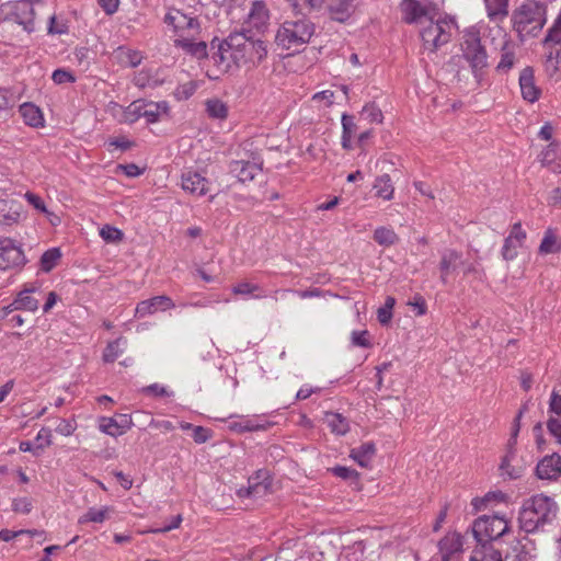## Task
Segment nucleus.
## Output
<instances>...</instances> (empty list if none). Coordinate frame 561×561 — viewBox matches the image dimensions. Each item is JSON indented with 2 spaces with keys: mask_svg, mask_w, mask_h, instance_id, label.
Returning <instances> with one entry per match:
<instances>
[{
  "mask_svg": "<svg viewBox=\"0 0 561 561\" xmlns=\"http://www.w3.org/2000/svg\"><path fill=\"white\" fill-rule=\"evenodd\" d=\"M543 47L547 50L546 55H545L546 69L548 71L554 72L558 69V58L561 53V43L560 44L551 43L550 45L543 44Z\"/></svg>",
  "mask_w": 561,
  "mask_h": 561,
  "instance_id": "nucleus-39",
  "label": "nucleus"
},
{
  "mask_svg": "<svg viewBox=\"0 0 561 561\" xmlns=\"http://www.w3.org/2000/svg\"><path fill=\"white\" fill-rule=\"evenodd\" d=\"M206 111L211 118L225 119L228 116L227 105L218 99L208 100Z\"/></svg>",
  "mask_w": 561,
  "mask_h": 561,
  "instance_id": "nucleus-42",
  "label": "nucleus"
},
{
  "mask_svg": "<svg viewBox=\"0 0 561 561\" xmlns=\"http://www.w3.org/2000/svg\"><path fill=\"white\" fill-rule=\"evenodd\" d=\"M173 300L165 295L156 296L147 300L140 301L136 307V317L144 318L148 314H152L158 310H168L174 308Z\"/></svg>",
  "mask_w": 561,
  "mask_h": 561,
  "instance_id": "nucleus-19",
  "label": "nucleus"
},
{
  "mask_svg": "<svg viewBox=\"0 0 561 561\" xmlns=\"http://www.w3.org/2000/svg\"><path fill=\"white\" fill-rule=\"evenodd\" d=\"M35 440L37 445H44V449L51 445V431L48 427H43L37 433Z\"/></svg>",
  "mask_w": 561,
  "mask_h": 561,
  "instance_id": "nucleus-59",
  "label": "nucleus"
},
{
  "mask_svg": "<svg viewBox=\"0 0 561 561\" xmlns=\"http://www.w3.org/2000/svg\"><path fill=\"white\" fill-rule=\"evenodd\" d=\"M549 433L561 444V421L550 417L547 422Z\"/></svg>",
  "mask_w": 561,
  "mask_h": 561,
  "instance_id": "nucleus-61",
  "label": "nucleus"
},
{
  "mask_svg": "<svg viewBox=\"0 0 561 561\" xmlns=\"http://www.w3.org/2000/svg\"><path fill=\"white\" fill-rule=\"evenodd\" d=\"M360 117L369 123H382V112L381 110L374 103L367 104L363 107Z\"/></svg>",
  "mask_w": 561,
  "mask_h": 561,
  "instance_id": "nucleus-46",
  "label": "nucleus"
},
{
  "mask_svg": "<svg viewBox=\"0 0 561 561\" xmlns=\"http://www.w3.org/2000/svg\"><path fill=\"white\" fill-rule=\"evenodd\" d=\"M100 236L106 242H119L123 240L124 237L123 232L119 229L112 227L110 225H105L101 228Z\"/></svg>",
  "mask_w": 561,
  "mask_h": 561,
  "instance_id": "nucleus-48",
  "label": "nucleus"
},
{
  "mask_svg": "<svg viewBox=\"0 0 561 561\" xmlns=\"http://www.w3.org/2000/svg\"><path fill=\"white\" fill-rule=\"evenodd\" d=\"M515 64V54L512 46L506 42L501 49V60L497 64V70L506 72Z\"/></svg>",
  "mask_w": 561,
  "mask_h": 561,
  "instance_id": "nucleus-43",
  "label": "nucleus"
},
{
  "mask_svg": "<svg viewBox=\"0 0 561 561\" xmlns=\"http://www.w3.org/2000/svg\"><path fill=\"white\" fill-rule=\"evenodd\" d=\"M142 392L152 397H170L173 394L172 391H169L164 386L159 383H152L142 388Z\"/></svg>",
  "mask_w": 561,
  "mask_h": 561,
  "instance_id": "nucleus-52",
  "label": "nucleus"
},
{
  "mask_svg": "<svg viewBox=\"0 0 561 561\" xmlns=\"http://www.w3.org/2000/svg\"><path fill=\"white\" fill-rule=\"evenodd\" d=\"M21 205L14 201L0 199V226L10 227L19 222Z\"/></svg>",
  "mask_w": 561,
  "mask_h": 561,
  "instance_id": "nucleus-22",
  "label": "nucleus"
},
{
  "mask_svg": "<svg viewBox=\"0 0 561 561\" xmlns=\"http://www.w3.org/2000/svg\"><path fill=\"white\" fill-rule=\"evenodd\" d=\"M68 32V27L65 23L57 22L55 15L49 19L48 25V34H66Z\"/></svg>",
  "mask_w": 561,
  "mask_h": 561,
  "instance_id": "nucleus-60",
  "label": "nucleus"
},
{
  "mask_svg": "<svg viewBox=\"0 0 561 561\" xmlns=\"http://www.w3.org/2000/svg\"><path fill=\"white\" fill-rule=\"evenodd\" d=\"M510 530L508 522L499 515H483L478 517L471 527L477 543H491L503 537Z\"/></svg>",
  "mask_w": 561,
  "mask_h": 561,
  "instance_id": "nucleus-6",
  "label": "nucleus"
},
{
  "mask_svg": "<svg viewBox=\"0 0 561 561\" xmlns=\"http://www.w3.org/2000/svg\"><path fill=\"white\" fill-rule=\"evenodd\" d=\"M181 185L184 191L197 196H204L209 191L208 180L193 170H187L182 173Z\"/></svg>",
  "mask_w": 561,
  "mask_h": 561,
  "instance_id": "nucleus-17",
  "label": "nucleus"
},
{
  "mask_svg": "<svg viewBox=\"0 0 561 561\" xmlns=\"http://www.w3.org/2000/svg\"><path fill=\"white\" fill-rule=\"evenodd\" d=\"M237 57V50L230 47L229 34L227 38L220 42L217 51L213 53L211 61L217 67L219 72L226 73L233 67L239 68Z\"/></svg>",
  "mask_w": 561,
  "mask_h": 561,
  "instance_id": "nucleus-13",
  "label": "nucleus"
},
{
  "mask_svg": "<svg viewBox=\"0 0 561 561\" xmlns=\"http://www.w3.org/2000/svg\"><path fill=\"white\" fill-rule=\"evenodd\" d=\"M352 344L364 348L371 347L370 335L367 330L353 331L351 335Z\"/></svg>",
  "mask_w": 561,
  "mask_h": 561,
  "instance_id": "nucleus-49",
  "label": "nucleus"
},
{
  "mask_svg": "<svg viewBox=\"0 0 561 561\" xmlns=\"http://www.w3.org/2000/svg\"><path fill=\"white\" fill-rule=\"evenodd\" d=\"M324 422L331 432L336 435H344L350 431L348 421L340 413H325Z\"/></svg>",
  "mask_w": 561,
  "mask_h": 561,
  "instance_id": "nucleus-33",
  "label": "nucleus"
},
{
  "mask_svg": "<svg viewBox=\"0 0 561 561\" xmlns=\"http://www.w3.org/2000/svg\"><path fill=\"white\" fill-rule=\"evenodd\" d=\"M196 37L197 36L181 35L174 38V45L198 59L204 58L207 56V45L203 41L197 42Z\"/></svg>",
  "mask_w": 561,
  "mask_h": 561,
  "instance_id": "nucleus-21",
  "label": "nucleus"
},
{
  "mask_svg": "<svg viewBox=\"0 0 561 561\" xmlns=\"http://www.w3.org/2000/svg\"><path fill=\"white\" fill-rule=\"evenodd\" d=\"M19 112L26 125L35 128L44 126L43 113L36 105L32 103H23L20 105Z\"/></svg>",
  "mask_w": 561,
  "mask_h": 561,
  "instance_id": "nucleus-30",
  "label": "nucleus"
},
{
  "mask_svg": "<svg viewBox=\"0 0 561 561\" xmlns=\"http://www.w3.org/2000/svg\"><path fill=\"white\" fill-rule=\"evenodd\" d=\"M164 22L173 27L176 37L181 35L198 36L201 32L197 19L179 9H170L164 16Z\"/></svg>",
  "mask_w": 561,
  "mask_h": 561,
  "instance_id": "nucleus-10",
  "label": "nucleus"
},
{
  "mask_svg": "<svg viewBox=\"0 0 561 561\" xmlns=\"http://www.w3.org/2000/svg\"><path fill=\"white\" fill-rule=\"evenodd\" d=\"M271 481L265 470H257L248 479V486L237 490V496L241 500H259L270 493Z\"/></svg>",
  "mask_w": 561,
  "mask_h": 561,
  "instance_id": "nucleus-11",
  "label": "nucleus"
},
{
  "mask_svg": "<svg viewBox=\"0 0 561 561\" xmlns=\"http://www.w3.org/2000/svg\"><path fill=\"white\" fill-rule=\"evenodd\" d=\"M2 12H5V20H12L23 27L27 33L35 30L34 7L28 1H14L2 5Z\"/></svg>",
  "mask_w": 561,
  "mask_h": 561,
  "instance_id": "nucleus-9",
  "label": "nucleus"
},
{
  "mask_svg": "<svg viewBox=\"0 0 561 561\" xmlns=\"http://www.w3.org/2000/svg\"><path fill=\"white\" fill-rule=\"evenodd\" d=\"M61 257V252L58 248H51L45 251L41 257V268L42 271L48 273L50 272L58 263Z\"/></svg>",
  "mask_w": 561,
  "mask_h": 561,
  "instance_id": "nucleus-41",
  "label": "nucleus"
},
{
  "mask_svg": "<svg viewBox=\"0 0 561 561\" xmlns=\"http://www.w3.org/2000/svg\"><path fill=\"white\" fill-rule=\"evenodd\" d=\"M402 20L407 24L421 25L439 12L433 0H402L400 3Z\"/></svg>",
  "mask_w": 561,
  "mask_h": 561,
  "instance_id": "nucleus-7",
  "label": "nucleus"
},
{
  "mask_svg": "<svg viewBox=\"0 0 561 561\" xmlns=\"http://www.w3.org/2000/svg\"><path fill=\"white\" fill-rule=\"evenodd\" d=\"M527 238L526 231L522 228L520 222H515L508 236L504 240V244L502 247V257L505 261L514 260L518 254V249L524 245V242Z\"/></svg>",
  "mask_w": 561,
  "mask_h": 561,
  "instance_id": "nucleus-14",
  "label": "nucleus"
},
{
  "mask_svg": "<svg viewBox=\"0 0 561 561\" xmlns=\"http://www.w3.org/2000/svg\"><path fill=\"white\" fill-rule=\"evenodd\" d=\"M230 47L237 50L239 67H256L267 56L265 42L252 39L244 32L230 33Z\"/></svg>",
  "mask_w": 561,
  "mask_h": 561,
  "instance_id": "nucleus-4",
  "label": "nucleus"
},
{
  "mask_svg": "<svg viewBox=\"0 0 561 561\" xmlns=\"http://www.w3.org/2000/svg\"><path fill=\"white\" fill-rule=\"evenodd\" d=\"M35 290L34 287L25 288L19 293L14 301L7 307L8 310H26L35 311L38 308V300L33 298L30 294Z\"/></svg>",
  "mask_w": 561,
  "mask_h": 561,
  "instance_id": "nucleus-31",
  "label": "nucleus"
},
{
  "mask_svg": "<svg viewBox=\"0 0 561 561\" xmlns=\"http://www.w3.org/2000/svg\"><path fill=\"white\" fill-rule=\"evenodd\" d=\"M342 137H341V144L343 149L351 150L353 148L352 146V138L354 133L356 131V124L354 122V117L348 114L342 115Z\"/></svg>",
  "mask_w": 561,
  "mask_h": 561,
  "instance_id": "nucleus-34",
  "label": "nucleus"
},
{
  "mask_svg": "<svg viewBox=\"0 0 561 561\" xmlns=\"http://www.w3.org/2000/svg\"><path fill=\"white\" fill-rule=\"evenodd\" d=\"M169 105L165 101L162 102H146L144 110V118L147 123L152 124L160 119L162 115H167Z\"/></svg>",
  "mask_w": 561,
  "mask_h": 561,
  "instance_id": "nucleus-32",
  "label": "nucleus"
},
{
  "mask_svg": "<svg viewBox=\"0 0 561 561\" xmlns=\"http://www.w3.org/2000/svg\"><path fill=\"white\" fill-rule=\"evenodd\" d=\"M51 79L56 84L71 83L76 80L73 75L66 69H56L53 72Z\"/></svg>",
  "mask_w": 561,
  "mask_h": 561,
  "instance_id": "nucleus-54",
  "label": "nucleus"
},
{
  "mask_svg": "<svg viewBox=\"0 0 561 561\" xmlns=\"http://www.w3.org/2000/svg\"><path fill=\"white\" fill-rule=\"evenodd\" d=\"M457 30L455 18L437 12L427 23L419 25V35L423 48L436 53L442 46L448 44Z\"/></svg>",
  "mask_w": 561,
  "mask_h": 561,
  "instance_id": "nucleus-2",
  "label": "nucleus"
},
{
  "mask_svg": "<svg viewBox=\"0 0 561 561\" xmlns=\"http://www.w3.org/2000/svg\"><path fill=\"white\" fill-rule=\"evenodd\" d=\"M192 432V437L197 444L206 443L211 437V431L203 426H195Z\"/></svg>",
  "mask_w": 561,
  "mask_h": 561,
  "instance_id": "nucleus-55",
  "label": "nucleus"
},
{
  "mask_svg": "<svg viewBox=\"0 0 561 561\" xmlns=\"http://www.w3.org/2000/svg\"><path fill=\"white\" fill-rule=\"evenodd\" d=\"M376 446L373 442L363 443L360 446L351 450L350 457L354 459L360 467H369L370 461L375 457Z\"/></svg>",
  "mask_w": 561,
  "mask_h": 561,
  "instance_id": "nucleus-29",
  "label": "nucleus"
},
{
  "mask_svg": "<svg viewBox=\"0 0 561 561\" xmlns=\"http://www.w3.org/2000/svg\"><path fill=\"white\" fill-rule=\"evenodd\" d=\"M462 536L458 533L447 534L438 542L442 561H459L462 553Z\"/></svg>",
  "mask_w": 561,
  "mask_h": 561,
  "instance_id": "nucleus-15",
  "label": "nucleus"
},
{
  "mask_svg": "<svg viewBox=\"0 0 561 561\" xmlns=\"http://www.w3.org/2000/svg\"><path fill=\"white\" fill-rule=\"evenodd\" d=\"M519 88L522 96L529 103H535L539 100L541 90L535 84L534 70L526 67L519 75Z\"/></svg>",
  "mask_w": 561,
  "mask_h": 561,
  "instance_id": "nucleus-20",
  "label": "nucleus"
},
{
  "mask_svg": "<svg viewBox=\"0 0 561 561\" xmlns=\"http://www.w3.org/2000/svg\"><path fill=\"white\" fill-rule=\"evenodd\" d=\"M541 163L554 173H561V147L551 142L541 152Z\"/></svg>",
  "mask_w": 561,
  "mask_h": 561,
  "instance_id": "nucleus-23",
  "label": "nucleus"
},
{
  "mask_svg": "<svg viewBox=\"0 0 561 561\" xmlns=\"http://www.w3.org/2000/svg\"><path fill=\"white\" fill-rule=\"evenodd\" d=\"M99 430L102 433L111 435L113 437H117L124 434L122 428L118 425L117 419L114 417H100L99 420Z\"/></svg>",
  "mask_w": 561,
  "mask_h": 561,
  "instance_id": "nucleus-44",
  "label": "nucleus"
},
{
  "mask_svg": "<svg viewBox=\"0 0 561 561\" xmlns=\"http://www.w3.org/2000/svg\"><path fill=\"white\" fill-rule=\"evenodd\" d=\"M374 240L380 245L389 247L397 243L399 238L392 229L379 227L374 231Z\"/></svg>",
  "mask_w": 561,
  "mask_h": 561,
  "instance_id": "nucleus-40",
  "label": "nucleus"
},
{
  "mask_svg": "<svg viewBox=\"0 0 561 561\" xmlns=\"http://www.w3.org/2000/svg\"><path fill=\"white\" fill-rule=\"evenodd\" d=\"M126 341L122 337L110 342L103 352V360L105 363H114L124 352Z\"/></svg>",
  "mask_w": 561,
  "mask_h": 561,
  "instance_id": "nucleus-38",
  "label": "nucleus"
},
{
  "mask_svg": "<svg viewBox=\"0 0 561 561\" xmlns=\"http://www.w3.org/2000/svg\"><path fill=\"white\" fill-rule=\"evenodd\" d=\"M257 290H260L259 285L248 282L239 283L232 288V293L236 295H251Z\"/></svg>",
  "mask_w": 561,
  "mask_h": 561,
  "instance_id": "nucleus-56",
  "label": "nucleus"
},
{
  "mask_svg": "<svg viewBox=\"0 0 561 561\" xmlns=\"http://www.w3.org/2000/svg\"><path fill=\"white\" fill-rule=\"evenodd\" d=\"M409 305L411 307H413L414 309H416L417 316H423L426 313V310H427L426 301L422 296L416 295L412 301H409Z\"/></svg>",
  "mask_w": 561,
  "mask_h": 561,
  "instance_id": "nucleus-63",
  "label": "nucleus"
},
{
  "mask_svg": "<svg viewBox=\"0 0 561 561\" xmlns=\"http://www.w3.org/2000/svg\"><path fill=\"white\" fill-rule=\"evenodd\" d=\"M558 512L559 506L552 497L545 494L533 495L520 507L519 527L527 534L545 531L557 519Z\"/></svg>",
  "mask_w": 561,
  "mask_h": 561,
  "instance_id": "nucleus-1",
  "label": "nucleus"
},
{
  "mask_svg": "<svg viewBox=\"0 0 561 561\" xmlns=\"http://www.w3.org/2000/svg\"><path fill=\"white\" fill-rule=\"evenodd\" d=\"M354 0H332L328 7L330 18L337 22H345L353 12Z\"/></svg>",
  "mask_w": 561,
  "mask_h": 561,
  "instance_id": "nucleus-25",
  "label": "nucleus"
},
{
  "mask_svg": "<svg viewBox=\"0 0 561 561\" xmlns=\"http://www.w3.org/2000/svg\"><path fill=\"white\" fill-rule=\"evenodd\" d=\"M314 33V25L306 20L285 21L278 28L275 41L284 49H297L307 44Z\"/></svg>",
  "mask_w": 561,
  "mask_h": 561,
  "instance_id": "nucleus-5",
  "label": "nucleus"
},
{
  "mask_svg": "<svg viewBox=\"0 0 561 561\" xmlns=\"http://www.w3.org/2000/svg\"><path fill=\"white\" fill-rule=\"evenodd\" d=\"M77 428V422L75 419H62L57 424L55 431L62 436H70Z\"/></svg>",
  "mask_w": 561,
  "mask_h": 561,
  "instance_id": "nucleus-50",
  "label": "nucleus"
},
{
  "mask_svg": "<svg viewBox=\"0 0 561 561\" xmlns=\"http://www.w3.org/2000/svg\"><path fill=\"white\" fill-rule=\"evenodd\" d=\"M460 265H465V260L461 252L455 249H446L442 253L439 261L440 282L446 285L450 274L459 271Z\"/></svg>",
  "mask_w": 561,
  "mask_h": 561,
  "instance_id": "nucleus-16",
  "label": "nucleus"
},
{
  "mask_svg": "<svg viewBox=\"0 0 561 561\" xmlns=\"http://www.w3.org/2000/svg\"><path fill=\"white\" fill-rule=\"evenodd\" d=\"M511 21L513 30L522 39L537 36L547 22L546 5L535 0H526L513 11Z\"/></svg>",
  "mask_w": 561,
  "mask_h": 561,
  "instance_id": "nucleus-3",
  "label": "nucleus"
},
{
  "mask_svg": "<svg viewBox=\"0 0 561 561\" xmlns=\"http://www.w3.org/2000/svg\"><path fill=\"white\" fill-rule=\"evenodd\" d=\"M561 251V242L552 229H548L539 245V252L541 254L559 253Z\"/></svg>",
  "mask_w": 561,
  "mask_h": 561,
  "instance_id": "nucleus-36",
  "label": "nucleus"
},
{
  "mask_svg": "<svg viewBox=\"0 0 561 561\" xmlns=\"http://www.w3.org/2000/svg\"><path fill=\"white\" fill-rule=\"evenodd\" d=\"M331 471L343 480H358V472L353 468L336 466Z\"/></svg>",
  "mask_w": 561,
  "mask_h": 561,
  "instance_id": "nucleus-51",
  "label": "nucleus"
},
{
  "mask_svg": "<svg viewBox=\"0 0 561 561\" xmlns=\"http://www.w3.org/2000/svg\"><path fill=\"white\" fill-rule=\"evenodd\" d=\"M32 508V503L27 497H19L13 500L12 510L16 513L28 514Z\"/></svg>",
  "mask_w": 561,
  "mask_h": 561,
  "instance_id": "nucleus-57",
  "label": "nucleus"
},
{
  "mask_svg": "<svg viewBox=\"0 0 561 561\" xmlns=\"http://www.w3.org/2000/svg\"><path fill=\"white\" fill-rule=\"evenodd\" d=\"M232 428L238 432H255L265 430V426L262 424H257L252 420H244L239 423H234Z\"/></svg>",
  "mask_w": 561,
  "mask_h": 561,
  "instance_id": "nucleus-53",
  "label": "nucleus"
},
{
  "mask_svg": "<svg viewBox=\"0 0 561 561\" xmlns=\"http://www.w3.org/2000/svg\"><path fill=\"white\" fill-rule=\"evenodd\" d=\"M270 19L268 10L263 1H254L248 14L249 23L256 30L266 26Z\"/></svg>",
  "mask_w": 561,
  "mask_h": 561,
  "instance_id": "nucleus-28",
  "label": "nucleus"
},
{
  "mask_svg": "<svg viewBox=\"0 0 561 561\" xmlns=\"http://www.w3.org/2000/svg\"><path fill=\"white\" fill-rule=\"evenodd\" d=\"M536 474L541 480H557L561 476V456L557 453L545 456L536 467Z\"/></svg>",
  "mask_w": 561,
  "mask_h": 561,
  "instance_id": "nucleus-18",
  "label": "nucleus"
},
{
  "mask_svg": "<svg viewBox=\"0 0 561 561\" xmlns=\"http://www.w3.org/2000/svg\"><path fill=\"white\" fill-rule=\"evenodd\" d=\"M551 43L561 44V12L556 19L553 25L549 28L543 44L550 45Z\"/></svg>",
  "mask_w": 561,
  "mask_h": 561,
  "instance_id": "nucleus-47",
  "label": "nucleus"
},
{
  "mask_svg": "<svg viewBox=\"0 0 561 561\" xmlns=\"http://www.w3.org/2000/svg\"><path fill=\"white\" fill-rule=\"evenodd\" d=\"M14 106V99L8 95V90L0 88V112Z\"/></svg>",
  "mask_w": 561,
  "mask_h": 561,
  "instance_id": "nucleus-62",
  "label": "nucleus"
},
{
  "mask_svg": "<svg viewBox=\"0 0 561 561\" xmlns=\"http://www.w3.org/2000/svg\"><path fill=\"white\" fill-rule=\"evenodd\" d=\"M260 169L256 167V164L245 161H232L230 163V172L233 173L237 179L242 182H249L252 181Z\"/></svg>",
  "mask_w": 561,
  "mask_h": 561,
  "instance_id": "nucleus-26",
  "label": "nucleus"
},
{
  "mask_svg": "<svg viewBox=\"0 0 561 561\" xmlns=\"http://www.w3.org/2000/svg\"><path fill=\"white\" fill-rule=\"evenodd\" d=\"M486 15L493 23H502L508 16L510 0H483Z\"/></svg>",
  "mask_w": 561,
  "mask_h": 561,
  "instance_id": "nucleus-24",
  "label": "nucleus"
},
{
  "mask_svg": "<svg viewBox=\"0 0 561 561\" xmlns=\"http://www.w3.org/2000/svg\"><path fill=\"white\" fill-rule=\"evenodd\" d=\"M144 110L145 101H134L124 110L122 121L124 123L133 124L139 118L144 117Z\"/></svg>",
  "mask_w": 561,
  "mask_h": 561,
  "instance_id": "nucleus-37",
  "label": "nucleus"
},
{
  "mask_svg": "<svg viewBox=\"0 0 561 561\" xmlns=\"http://www.w3.org/2000/svg\"><path fill=\"white\" fill-rule=\"evenodd\" d=\"M108 512H110L108 507H104L101 510L91 507L84 515H82L79 518L78 522H79V524L103 523L106 519Z\"/></svg>",
  "mask_w": 561,
  "mask_h": 561,
  "instance_id": "nucleus-45",
  "label": "nucleus"
},
{
  "mask_svg": "<svg viewBox=\"0 0 561 561\" xmlns=\"http://www.w3.org/2000/svg\"><path fill=\"white\" fill-rule=\"evenodd\" d=\"M26 257L21 245L9 238L0 239V270L22 267Z\"/></svg>",
  "mask_w": 561,
  "mask_h": 561,
  "instance_id": "nucleus-12",
  "label": "nucleus"
},
{
  "mask_svg": "<svg viewBox=\"0 0 561 561\" xmlns=\"http://www.w3.org/2000/svg\"><path fill=\"white\" fill-rule=\"evenodd\" d=\"M25 199L37 210L42 213H47L46 206L42 197L38 195L27 192L25 194Z\"/></svg>",
  "mask_w": 561,
  "mask_h": 561,
  "instance_id": "nucleus-58",
  "label": "nucleus"
},
{
  "mask_svg": "<svg viewBox=\"0 0 561 561\" xmlns=\"http://www.w3.org/2000/svg\"><path fill=\"white\" fill-rule=\"evenodd\" d=\"M374 190L376 196L390 201L393 198L394 187L389 174H382L378 176L374 183Z\"/></svg>",
  "mask_w": 561,
  "mask_h": 561,
  "instance_id": "nucleus-35",
  "label": "nucleus"
},
{
  "mask_svg": "<svg viewBox=\"0 0 561 561\" xmlns=\"http://www.w3.org/2000/svg\"><path fill=\"white\" fill-rule=\"evenodd\" d=\"M469 561H503L502 553L491 543H477Z\"/></svg>",
  "mask_w": 561,
  "mask_h": 561,
  "instance_id": "nucleus-27",
  "label": "nucleus"
},
{
  "mask_svg": "<svg viewBox=\"0 0 561 561\" xmlns=\"http://www.w3.org/2000/svg\"><path fill=\"white\" fill-rule=\"evenodd\" d=\"M549 409L561 417V394L557 391H552L551 393Z\"/></svg>",
  "mask_w": 561,
  "mask_h": 561,
  "instance_id": "nucleus-64",
  "label": "nucleus"
},
{
  "mask_svg": "<svg viewBox=\"0 0 561 561\" xmlns=\"http://www.w3.org/2000/svg\"><path fill=\"white\" fill-rule=\"evenodd\" d=\"M461 49L465 59L470 64L473 71L486 67L488 55L477 31L469 30L465 32Z\"/></svg>",
  "mask_w": 561,
  "mask_h": 561,
  "instance_id": "nucleus-8",
  "label": "nucleus"
}]
</instances>
